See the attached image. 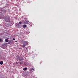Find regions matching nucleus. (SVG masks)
<instances>
[{"instance_id": "1", "label": "nucleus", "mask_w": 78, "mask_h": 78, "mask_svg": "<svg viewBox=\"0 0 78 78\" xmlns=\"http://www.w3.org/2000/svg\"><path fill=\"white\" fill-rule=\"evenodd\" d=\"M11 20V18L9 16H5L4 17V21L6 22H8L9 21Z\"/></svg>"}, {"instance_id": "2", "label": "nucleus", "mask_w": 78, "mask_h": 78, "mask_svg": "<svg viewBox=\"0 0 78 78\" xmlns=\"http://www.w3.org/2000/svg\"><path fill=\"white\" fill-rule=\"evenodd\" d=\"M14 42L13 40H9V44H14Z\"/></svg>"}, {"instance_id": "3", "label": "nucleus", "mask_w": 78, "mask_h": 78, "mask_svg": "<svg viewBox=\"0 0 78 78\" xmlns=\"http://www.w3.org/2000/svg\"><path fill=\"white\" fill-rule=\"evenodd\" d=\"M16 27L17 28H21V25L20 24H17L16 23Z\"/></svg>"}, {"instance_id": "4", "label": "nucleus", "mask_w": 78, "mask_h": 78, "mask_svg": "<svg viewBox=\"0 0 78 78\" xmlns=\"http://www.w3.org/2000/svg\"><path fill=\"white\" fill-rule=\"evenodd\" d=\"M17 59L18 61H22V58L20 57H18Z\"/></svg>"}, {"instance_id": "5", "label": "nucleus", "mask_w": 78, "mask_h": 78, "mask_svg": "<svg viewBox=\"0 0 78 78\" xmlns=\"http://www.w3.org/2000/svg\"><path fill=\"white\" fill-rule=\"evenodd\" d=\"M27 42L25 41H24L23 42V44L24 45H27Z\"/></svg>"}, {"instance_id": "6", "label": "nucleus", "mask_w": 78, "mask_h": 78, "mask_svg": "<svg viewBox=\"0 0 78 78\" xmlns=\"http://www.w3.org/2000/svg\"><path fill=\"white\" fill-rule=\"evenodd\" d=\"M27 27V26L25 25H23V28H25Z\"/></svg>"}, {"instance_id": "7", "label": "nucleus", "mask_w": 78, "mask_h": 78, "mask_svg": "<svg viewBox=\"0 0 78 78\" xmlns=\"http://www.w3.org/2000/svg\"><path fill=\"white\" fill-rule=\"evenodd\" d=\"M3 61H1L0 62V64H1V65H3Z\"/></svg>"}, {"instance_id": "8", "label": "nucleus", "mask_w": 78, "mask_h": 78, "mask_svg": "<svg viewBox=\"0 0 78 78\" xmlns=\"http://www.w3.org/2000/svg\"><path fill=\"white\" fill-rule=\"evenodd\" d=\"M5 42H8L9 41H8V39H5Z\"/></svg>"}, {"instance_id": "9", "label": "nucleus", "mask_w": 78, "mask_h": 78, "mask_svg": "<svg viewBox=\"0 0 78 78\" xmlns=\"http://www.w3.org/2000/svg\"><path fill=\"white\" fill-rule=\"evenodd\" d=\"M26 70H27V68L25 67L23 69V70H24V71Z\"/></svg>"}, {"instance_id": "10", "label": "nucleus", "mask_w": 78, "mask_h": 78, "mask_svg": "<svg viewBox=\"0 0 78 78\" xmlns=\"http://www.w3.org/2000/svg\"><path fill=\"white\" fill-rule=\"evenodd\" d=\"M22 47L23 48H24V47H25V45L24 44H23V45H22Z\"/></svg>"}, {"instance_id": "11", "label": "nucleus", "mask_w": 78, "mask_h": 78, "mask_svg": "<svg viewBox=\"0 0 78 78\" xmlns=\"http://www.w3.org/2000/svg\"><path fill=\"white\" fill-rule=\"evenodd\" d=\"M3 42V40L1 39H0V42Z\"/></svg>"}, {"instance_id": "12", "label": "nucleus", "mask_w": 78, "mask_h": 78, "mask_svg": "<svg viewBox=\"0 0 78 78\" xmlns=\"http://www.w3.org/2000/svg\"><path fill=\"white\" fill-rule=\"evenodd\" d=\"M27 23H28V22H26L25 23H24V24L25 25H27Z\"/></svg>"}, {"instance_id": "13", "label": "nucleus", "mask_w": 78, "mask_h": 78, "mask_svg": "<svg viewBox=\"0 0 78 78\" xmlns=\"http://www.w3.org/2000/svg\"><path fill=\"white\" fill-rule=\"evenodd\" d=\"M31 70H34V69L33 68H32L31 69Z\"/></svg>"}, {"instance_id": "14", "label": "nucleus", "mask_w": 78, "mask_h": 78, "mask_svg": "<svg viewBox=\"0 0 78 78\" xmlns=\"http://www.w3.org/2000/svg\"><path fill=\"white\" fill-rule=\"evenodd\" d=\"M22 22H20H20H19V24H22Z\"/></svg>"}, {"instance_id": "15", "label": "nucleus", "mask_w": 78, "mask_h": 78, "mask_svg": "<svg viewBox=\"0 0 78 78\" xmlns=\"http://www.w3.org/2000/svg\"><path fill=\"white\" fill-rule=\"evenodd\" d=\"M13 40H15V38H13Z\"/></svg>"}, {"instance_id": "16", "label": "nucleus", "mask_w": 78, "mask_h": 78, "mask_svg": "<svg viewBox=\"0 0 78 78\" xmlns=\"http://www.w3.org/2000/svg\"><path fill=\"white\" fill-rule=\"evenodd\" d=\"M15 42H17V41H15Z\"/></svg>"}, {"instance_id": "17", "label": "nucleus", "mask_w": 78, "mask_h": 78, "mask_svg": "<svg viewBox=\"0 0 78 78\" xmlns=\"http://www.w3.org/2000/svg\"><path fill=\"white\" fill-rule=\"evenodd\" d=\"M4 45H5V44H4Z\"/></svg>"}, {"instance_id": "18", "label": "nucleus", "mask_w": 78, "mask_h": 78, "mask_svg": "<svg viewBox=\"0 0 78 78\" xmlns=\"http://www.w3.org/2000/svg\"><path fill=\"white\" fill-rule=\"evenodd\" d=\"M21 64V62H20V64Z\"/></svg>"}, {"instance_id": "19", "label": "nucleus", "mask_w": 78, "mask_h": 78, "mask_svg": "<svg viewBox=\"0 0 78 78\" xmlns=\"http://www.w3.org/2000/svg\"><path fill=\"white\" fill-rule=\"evenodd\" d=\"M28 64H29V63H28Z\"/></svg>"}, {"instance_id": "20", "label": "nucleus", "mask_w": 78, "mask_h": 78, "mask_svg": "<svg viewBox=\"0 0 78 78\" xmlns=\"http://www.w3.org/2000/svg\"><path fill=\"white\" fill-rule=\"evenodd\" d=\"M5 45V46H6V45Z\"/></svg>"}, {"instance_id": "21", "label": "nucleus", "mask_w": 78, "mask_h": 78, "mask_svg": "<svg viewBox=\"0 0 78 78\" xmlns=\"http://www.w3.org/2000/svg\"><path fill=\"white\" fill-rule=\"evenodd\" d=\"M26 48V49H27V48Z\"/></svg>"}]
</instances>
